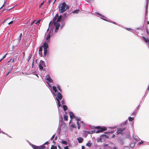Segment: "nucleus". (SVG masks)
Masks as SVG:
<instances>
[{
    "label": "nucleus",
    "instance_id": "obj_27",
    "mask_svg": "<svg viewBox=\"0 0 149 149\" xmlns=\"http://www.w3.org/2000/svg\"><path fill=\"white\" fill-rule=\"evenodd\" d=\"M129 121H132L134 119V118L133 117H130L129 118Z\"/></svg>",
    "mask_w": 149,
    "mask_h": 149
},
{
    "label": "nucleus",
    "instance_id": "obj_53",
    "mask_svg": "<svg viewBox=\"0 0 149 149\" xmlns=\"http://www.w3.org/2000/svg\"><path fill=\"white\" fill-rule=\"evenodd\" d=\"M75 120H77V121H80L79 119L78 118H75Z\"/></svg>",
    "mask_w": 149,
    "mask_h": 149
},
{
    "label": "nucleus",
    "instance_id": "obj_42",
    "mask_svg": "<svg viewBox=\"0 0 149 149\" xmlns=\"http://www.w3.org/2000/svg\"><path fill=\"white\" fill-rule=\"evenodd\" d=\"M64 149H69L68 148V146H67L64 148Z\"/></svg>",
    "mask_w": 149,
    "mask_h": 149
},
{
    "label": "nucleus",
    "instance_id": "obj_60",
    "mask_svg": "<svg viewBox=\"0 0 149 149\" xmlns=\"http://www.w3.org/2000/svg\"><path fill=\"white\" fill-rule=\"evenodd\" d=\"M81 123H82L83 124V125H84V122L83 121H81Z\"/></svg>",
    "mask_w": 149,
    "mask_h": 149
},
{
    "label": "nucleus",
    "instance_id": "obj_22",
    "mask_svg": "<svg viewBox=\"0 0 149 149\" xmlns=\"http://www.w3.org/2000/svg\"><path fill=\"white\" fill-rule=\"evenodd\" d=\"M95 130H93L92 131H86V132L87 133L89 134H91L92 133H95Z\"/></svg>",
    "mask_w": 149,
    "mask_h": 149
},
{
    "label": "nucleus",
    "instance_id": "obj_26",
    "mask_svg": "<svg viewBox=\"0 0 149 149\" xmlns=\"http://www.w3.org/2000/svg\"><path fill=\"white\" fill-rule=\"evenodd\" d=\"M57 148L56 146H55L53 145L52 146L51 148V149H56Z\"/></svg>",
    "mask_w": 149,
    "mask_h": 149
},
{
    "label": "nucleus",
    "instance_id": "obj_58",
    "mask_svg": "<svg viewBox=\"0 0 149 149\" xmlns=\"http://www.w3.org/2000/svg\"><path fill=\"white\" fill-rule=\"evenodd\" d=\"M78 129H79L80 128V125H78Z\"/></svg>",
    "mask_w": 149,
    "mask_h": 149
},
{
    "label": "nucleus",
    "instance_id": "obj_52",
    "mask_svg": "<svg viewBox=\"0 0 149 149\" xmlns=\"http://www.w3.org/2000/svg\"><path fill=\"white\" fill-rule=\"evenodd\" d=\"M5 6V4L4 3L3 5L1 7V8H0V9H1L3 7H4Z\"/></svg>",
    "mask_w": 149,
    "mask_h": 149
},
{
    "label": "nucleus",
    "instance_id": "obj_1",
    "mask_svg": "<svg viewBox=\"0 0 149 149\" xmlns=\"http://www.w3.org/2000/svg\"><path fill=\"white\" fill-rule=\"evenodd\" d=\"M69 8V6L66 5L65 2H63L58 7L59 12L60 13H63Z\"/></svg>",
    "mask_w": 149,
    "mask_h": 149
},
{
    "label": "nucleus",
    "instance_id": "obj_29",
    "mask_svg": "<svg viewBox=\"0 0 149 149\" xmlns=\"http://www.w3.org/2000/svg\"><path fill=\"white\" fill-rule=\"evenodd\" d=\"M86 145L88 147H90L91 146V143L90 142H88L86 143Z\"/></svg>",
    "mask_w": 149,
    "mask_h": 149
},
{
    "label": "nucleus",
    "instance_id": "obj_37",
    "mask_svg": "<svg viewBox=\"0 0 149 149\" xmlns=\"http://www.w3.org/2000/svg\"><path fill=\"white\" fill-rule=\"evenodd\" d=\"M22 33H21L20 35V36H19V41H20L21 40V38L22 37Z\"/></svg>",
    "mask_w": 149,
    "mask_h": 149
},
{
    "label": "nucleus",
    "instance_id": "obj_20",
    "mask_svg": "<svg viewBox=\"0 0 149 149\" xmlns=\"http://www.w3.org/2000/svg\"><path fill=\"white\" fill-rule=\"evenodd\" d=\"M50 32H49L47 35V36L46 39L47 40H48L49 39H50Z\"/></svg>",
    "mask_w": 149,
    "mask_h": 149
},
{
    "label": "nucleus",
    "instance_id": "obj_38",
    "mask_svg": "<svg viewBox=\"0 0 149 149\" xmlns=\"http://www.w3.org/2000/svg\"><path fill=\"white\" fill-rule=\"evenodd\" d=\"M55 134H54L52 136V137L51 138V139H50V140H52L54 138V137H55Z\"/></svg>",
    "mask_w": 149,
    "mask_h": 149
},
{
    "label": "nucleus",
    "instance_id": "obj_16",
    "mask_svg": "<svg viewBox=\"0 0 149 149\" xmlns=\"http://www.w3.org/2000/svg\"><path fill=\"white\" fill-rule=\"evenodd\" d=\"M48 52L47 49H44V55L45 56Z\"/></svg>",
    "mask_w": 149,
    "mask_h": 149
},
{
    "label": "nucleus",
    "instance_id": "obj_19",
    "mask_svg": "<svg viewBox=\"0 0 149 149\" xmlns=\"http://www.w3.org/2000/svg\"><path fill=\"white\" fill-rule=\"evenodd\" d=\"M142 38H143V39L144 40L145 42L147 43L149 41L148 39L144 37H143Z\"/></svg>",
    "mask_w": 149,
    "mask_h": 149
},
{
    "label": "nucleus",
    "instance_id": "obj_61",
    "mask_svg": "<svg viewBox=\"0 0 149 149\" xmlns=\"http://www.w3.org/2000/svg\"><path fill=\"white\" fill-rule=\"evenodd\" d=\"M113 149H117L116 147H115L113 148Z\"/></svg>",
    "mask_w": 149,
    "mask_h": 149
},
{
    "label": "nucleus",
    "instance_id": "obj_24",
    "mask_svg": "<svg viewBox=\"0 0 149 149\" xmlns=\"http://www.w3.org/2000/svg\"><path fill=\"white\" fill-rule=\"evenodd\" d=\"M52 88L53 91H54V92L56 93L57 92V90L56 89V86H53L52 87Z\"/></svg>",
    "mask_w": 149,
    "mask_h": 149
},
{
    "label": "nucleus",
    "instance_id": "obj_28",
    "mask_svg": "<svg viewBox=\"0 0 149 149\" xmlns=\"http://www.w3.org/2000/svg\"><path fill=\"white\" fill-rule=\"evenodd\" d=\"M57 101V102H58V107H60L61 105V104H60V100L59 99H56Z\"/></svg>",
    "mask_w": 149,
    "mask_h": 149
},
{
    "label": "nucleus",
    "instance_id": "obj_33",
    "mask_svg": "<svg viewBox=\"0 0 149 149\" xmlns=\"http://www.w3.org/2000/svg\"><path fill=\"white\" fill-rule=\"evenodd\" d=\"M39 54L40 55V57H42V51H39Z\"/></svg>",
    "mask_w": 149,
    "mask_h": 149
},
{
    "label": "nucleus",
    "instance_id": "obj_14",
    "mask_svg": "<svg viewBox=\"0 0 149 149\" xmlns=\"http://www.w3.org/2000/svg\"><path fill=\"white\" fill-rule=\"evenodd\" d=\"M12 68H11L10 67L8 69V72H7L6 76H8L9 73H11L12 70Z\"/></svg>",
    "mask_w": 149,
    "mask_h": 149
},
{
    "label": "nucleus",
    "instance_id": "obj_45",
    "mask_svg": "<svg viewBox=\"0 0 149 149\" xmlns=\"http://www.w3.org/2000/svg\"><path fill=\"white\" fill-rule=\"evenodd\" d=\"M109 22H111L113 24H116V23L114 22H113V21H110Z\"/></svg>",
    "mask_w": 149,
    "mask_h": 149
},
{
    "label": "nucleus",
    "instance_id": "obj_8",
    "mask_svg": "<svg viewBox=\"0 0 149 149\" xmlns=\"http://www.w3.org/2000/svg\"><path fill=\"white\" fill-rule=\"evenodd\" d=\"M57 97H56V99H59L60 100H61L62 98V96L60 92H58L56 94Z\"/></svg>",
    "mask_w": 149,
    "mask_h": 149
},
{
    "label": "nucleus",
    "instance_id": "obj_39",
    "mask_svg": "<svg viewBox=\"0 0 149 149\" xmlns=\"http://www.w3.org/2000/svg\"><path fill=\"white\" fill-rule=\"evenodd\" d=\"M40 20H38V21H37L35 23V24H37L38 23L39 24L40 23Z\"/></svg>",
    "mask_w": 149,
    "mask_h": 149
},
{
    "label": "nucleus",
    "instance_id": "obj_31",
    "mask_svg": "<svg viewBox=\"0 0 149 149\" xmlns=\"http://www.w3.org/2000/svg\"><path fill=\"white\" fill-rule=\"evenodd\" d=\"M57 88L58 90L61 92L62 91V90H61L60 86L59 85H58L57 86Z\"/></svg>",
    "mask_w": 149,
    "mask_h": 149
},
{
    "label": "nucleus",
    "instance_id": "obj_2",
    "mask_svg": "<svg viewBox=\"0 0 149 149\" xmlns=\"http://www.w3.org/2000/svg\"><path fill=\"white\" fill-rule=\"evenodd\" d=\"M62 15L58 16V13H57L53 18L52 22L55 23L56 22V23H60L59 22L62 18Z\"/></svg>",
    "mask_w": 149,
    "mask_h": 149
},
{
    "label": "nucleus",
    "instance_id": "obj_51",
    "mask_svg": "<svg viewBox=\"0 0 149 149\" xmlns=\"http://www.w3.org/2000/svg\"><path fill=\"white\" fill-rule=\"evenodd\" d=\"M97 14H98L100 16H101L103 17H105L103 15H101V14H99L98 13H97Z\"/></svg>",
    "mask_w": 149,
    "mask_h": 149
},
{
    "label": "nucleus",
    "instance_id": "obj_23",
    "mask_svg": "<svg viewBox=\"0 0 149 149\" xmlns=\"http://www.w3.org/2000/svg\"><path fill=\"white\" fill-rule=\"evenodd\" d=\"M63 108L64 111H66L68 109L67 106L65 105H63Z\"/></svg>",
    "mask_w": 149,
    "mask_h": 149
},
{
    "label": "nucleus",
    "instance_id": "obj_36",
    "mask_svg": "<svg viewBox=\"0 0 149 149\" xmlns=\"http://www.w3.org/2000/svg\"><path fill=\"white\" fill-rule=\"evenodd\" d=\"M79 11V10H75L73 12V13H77Z\"/></svg>",
    "mask_w": 149,
    "mask_h": 149
},
{
    "label": "nucleus",
    "instance_id": "obj_10",
    "mask_svg": "<svg viewBox=\"0 0 149 149\" xmlns=\"http://www.w3.org/2000/svg\"><path fill=\"white\" fill-rule=\"evenodd\" d=\"M69 113L70 116V117L72 119L75 118V116L73 114V113L71 112H69Z\"/></svg>",
    "mask_w": 149,
    "mask_h": 149
},
{
    "label": "nucleus",
    "instance_id": "obj_11",
    "mask_svg": "<svg viewBox=\"0 0 149 149\" xmlns=\"http://www.w3.org/2000/svg\"><path fill=\"white\" fill-rule=\"evenodd\" d=\"M43 47H44V49H47L48 47V44L46 42H45L43 44Z\"/></svg>",
    "mask_w": 149,
    "mask_h": 149
},
{
    "label": "nucleus",
    "instance_id": "obj_41",
    "mask_svg": "<svg viewBox=\"0 0 149 149\" xmlns=\"http://www.w3.org/2000/svg\"><path fill=\"white\" fill-rule=\"evenodd\" d=\"M143 143V141H141L139 142L138 144H141Z\"/></svg>",
    "mask_w": 149,
    "mask_h": 149
},
{
    "label": "nucleus",
    "instance_id": "obj_40",
    "mask_svg": "<svg viewBox=\"0 0 149 149\" xmlns=\"http://www.w3.org/2000/svg\"><path fill=\"white\" fill-rule=\"evenodd\" d=\"M44 2H45V1H43L42 2V3H41V4H40V5H39L40 7L43 4Z\"/></svg>",
    "mask_w": 149,
    "mask_h": 149
},
{
    "label": "nucleus",
    "instance_id": "obj_47",
    "mask_svg": "<svg viewBox=\"0 0 149 149\" xmlns=\"http://www.w3.org/2000/svg\"><path fill=\"white\" fill-rule=\"evenodd\" d=\"M49 143L48 141H47L43 145H44L45 144H48Z\"/></svg>",
    "mask_w": 149,
    "mask_h": 149
},
{
    "label": "nucleus",
    "instance_id": "obj_62",
    "mask_svg": "<svg viewBox=\"0 0 149 149\" xmlns=\"http://www.w3.org/2000/svg\"><path fill=\"white\" fill-rule=\"evenodd\" d=\"M6 3V0H5L4 1V3L5 4V3Z\"/></svg>",
    "mask_w": 149,
    "mask_h": 149
},
{
    "label": "nucleus",
    "instance_id": "obj_13",
    "mask_svg": "<svg viewBox=\"0 0 149 149\" xmlns=\"http://www.w3.org/2000/svg\"><path fill=\"white\" fill-rule=\"evenodd\" d=\"M40 65H42L43 66L45 67L46 65H45V62L41 60L40 61Z\"/></svg>",
    "mask_w": 149,
    "mask_h": 149
},
{
    "label": "nucleus",
    "instance_id": "obj_55",
    "mask_svg": "<svg viewBox=\"0 0 149 149\" xmlns=\"http://www.w3.org/2000/svg\"><path fill=\"white\" fill-rule=\"evenodd\" d=\"M52 0H49L48 2L47 3H49Z\"/></svg>",
    "mask_w": 149,
    "mask_h": 149
},
{
    "label": "nucleus",
    "instance_id": "obj_63",
    "mask_svg": "<svg viewBox=\"0 0 149 149\" xmlns=\"http://www.w3.org/2000/svg\"><path fill=\"white\" fill-rule=\"evenodd\" d=\"M3 59L2 58L1 59H0V62L1 61H2Z\"/></svg>",
    "mask_w": 149,
    "mask_h": 149
},
{
    "label": "nucleus",
    "instance_id": "obj_6",
    "mask_svg": "<svg viewBox=\"0 0 149 149\" xmlns=\"http://www.w3.org/2000/svg\"><path fill=\"white\" fill-rule=\"evenodd\" d=\"M32 147L33 149H44L45 148V146L43 145L40 146H38L33 145Z\"/></svg>",
    "mask_w": 149,
    "mask_h": 149
},
{
    "label": "nucleus",
    "instance_id": "obj_5",
    "mask_svg": "<svg viewBox=\"0 0 149 149\" xmlns=\"http://www.w3.org/2000/svg\"><path fill=\"white\" fill-rule=\"evenodd\" d=\"M104 136H105L106 138H108L109 136L105 134H103L100 136V138H98L97 139V142H102V139H104Z\"/></svg>",
    "mask_w": 149,
    "mask_h": 149
},
{
    "label": "nucleus",
    "instance_id": "obj_25",
    "mask_svg": "<svg viewBox=\"0 0 149 149\" xmlns=\"http://www.w3.org/2000/svg\"><path fill=\"white\" fill-rule=\"evenodd\" d=\"M39 69L40 70H43V66L40 65V64H39Z\"/></svg>",
    "mask_w": 149,
    "mask_h": 149
},
{
    "label": "nucleus",
    "instance_id": "obj_4",
    "mask_svg": "<svg viewBox=\"0 0 149 149\" xmlns=\"http://www.w3.org/2000/svg\"><path fill=\"white\" fill-rule=\"evenodd\" d=\"M125 129V128H118L116 131L117 134V135L120 134L122 135H123L124 134L123 133V132Z\"/></svg>",
    "mask_w": 149,
    "mask_h": 149
},
{
    "label": "nucleus",
    "instance_id": "obj_32",
    "mask_svg": "<svg viewBox=\"0 0 149 149\" xmlns=\"http://www.w3.org/2000/svg\"><path fill=\"white\" fill-rule=\"evenodd\" d=\"M15 61V59L14 58H11L8 62H11L13 63Z\"/></svg>",
    "mask_w": 149,
    "mask_h": 149
},
{
    "label": "nucleus",
    "instance_id": "obj_46",
    "mask_svg": "<svg viewBox=\"0 0 149 149\" xmlns=\"http://www.w3.org/2000/svg\"><path fill=\"white\" fill-rule=\"evenodd\" d=\"M13 21H11L8 23V24H9V25L10 24H12V23H13Z\"/></svg>",
    "mask_w": 149,
    "mask_h": 149
},
{
    "label": "nucleus",
    "instance_id": "obj_64",
    "mask_svg": "<svg viewBox=\"0 0 149 149\" xmlns=\"http://www.w3.org/2000/svg\"><path fill=\"white\" fill-rule=\"evenodd\" d=\"M147 23L148 24H149V21H148Z\"/></svg>",
    "mask_w": 149,
    "mask_h": 149
},
{
    "label": "nucleus",
    "instance_id": "obj_30",
    "mask_svg": "<svg viewBox=\"0 0 149 149\" xmlns=\"http://www.w3.org/2000/svg\"><path fill=\"white\" fill-rule=\"evenodd\" d=\"M42 49H43V46H41L39 49V51H42Z\"/></svg>",
    "mask_w": 149,
    "mask_h": 149
},
{
    "label": "nucleus",
    "instance_id": "obj_49",
    "mask_svg": "<svg viewBox=\"0 0 149 149\" xmlns=\"http://www.w3.org/2000/svg\"><path fill=\"white\" fill-rule=\"evenodd\" d=\"M146 31H147V34L148 35H149V32L148 30L147 29H146Z\"/></svg>",
    "mask_w": 149,
    "mask_h": 149
},
{
    "label": "nucleus",
    "instance_id": "obj_18",
    "mask_svg": "<svg viewBox=\"0 0 149 149\" xmlns=\"http://www.w3.org/2000/svg\"><path fill=\"white\" fill-rule=\"evenodd\" d=\"M149 0H147V4L146 6V13L147 14L148 13V4L149 3Z\"/></svg>",
    "mask_w": 149,
    "mask_h": 149
},
{
    "label": "nucleus",
    "instance_id": "obj_3",
    "mask_svg": "<svg viewBox=\"0 0 149 149\" xmlns=\"http://www.w3.org/2000/svg\"><path fill=\"white\" fill-rule=\"evenodd\" d=\"M95 128L99 130L96 132H95V133H98L100 132H102L104 131H105L107 130V128L104 126L102 127H101L100 126H96L95 127Z\"/></svg>",
    "mask_w": 149,
    "mask_h": 149
},
{
    "label": "nucleus",
    "instance_id": "obj_56",
    "mask_svg": "<svg viewBox=\"0 0 149 149\" xmlns=\"http://www.w3.org/2000/svg\"><path fill=\"white\" fill-rule=\"evenodd\" d=\"M77 125H79V121H77Z\"/></svg>",
    "mask_w": 149,
    "mask_h": 149
},
{
    "label": "nucleus",
    "instance_id": "obj_12",
    "mask_svg": "<svg viewBox=\"0 0 149 149\" xmlns=\"http://www.w3.org/2000/svg\"><path fill=\"white\" fill-rule=\"evenodd\" d=\"M77 140L78 141V142L79 143H82L83 141H84V139L81 137H79V138H77Z\"/></svg>",
    "mask_w": 149,
    "mask_h": 149
},
{
    "label": "nucleus",
    "instance_id": "obj_9",
    "mask_svg": "<svg viewBox=\"0 0 149 149\" xmlns=\"http://www.w3.org/2000/svg\"><path fill=\"white\" fill-rule=\"evenodd\" d=\"M46 79L50 83H52V80L51 79V77L49 75L46 76Z\"/></svg>",
    "mask_w": 149,
    "mask_h": 149
},
{
    "label": "nucleus",
    "instance_id": "obj_34",
    "mask_svg": "<svg viewBox=\"0 0 149 149\" xmlns=\"http://www.w3.org/2000/svg\"><path fill=\"white\" fill-rule=\"evenodd\" d=\"M70 126L72 128H76V127L75 126V125H74V124H72L71 125H70Z\"/></svg>",
    "mask_w": 149,
    "mask_h": 149
},
{
    "label": "nucleus",
    "instance_id": "obj_17",
    "mask_svg": "<svg viewBox=\"0 0 149 149\" xmlns=\"http://www.w3.org/2000/svg\"><path fill=\"white\" fill-rule=\"evenodd\" d=\"M64 120L65 121H68V116H67V115L66 114H64Z\"/></svg>",
    "mask_w": 149,
    "mask_h": 149
},
{
    "label": "nucleus",
    "instance_id": "obj_44",
    "mask_svg": "<svg viewBox=\"0 0 149 149\" xmlns=\"http://www.w3.org/2000/svg\"><path fill=\"white\" fill-rule=\"evenodd\" d=\"M61 102L62 104H65V102L64 100H62L61 101Z\"/></svg>",
    "mask_w": 149,
    "mask_h": 149
},
{
    "label": "nucleus",
    "instance_id": "obj_35",
    "mask_svg": "<svg viewBox=\"0 0 149 149\" xmlns=\"http://www.w3.org/2000/svg\"><path fill=\"white\" fill-rule=\"evenodd\" d=\"M120 143L121 145L123 144L124 143L123 140L122 139H121L120 141Z\"/></svg>",
    "mask_w": 149,
    "mask_h": 149
},
{
    "label": "nucleus",
    "instance_id": "obj_57",
    "mask_svg": "<svg viewBox=\"0 0 149 149\" xmlns=\"http://www.w3.org/2000/svg\"><path fill=\"white\" fill-rule=\"evenodd\" d=\"M81 149H85V147L84 146H81Z\"/></svg>",
    "mask_w": 149,
    "mask_h": 149
},
{
    "label": "nucleus",
    "instance_id": "obj_59",
    "mask_svg": "<svg viewBox=\"0 0 149 149\" xmlns=\"http://www.w3.org/2000/svg\"><path fill=\"white\" fill-rule=\"evenodd\" d=\"M110 133V132H104V133H105V134H107L109 133Z\"/></svg>",
    "mask_w": 149,
    "mask_h": 149
},
{
    "label": "nucleus",
    "instance_id": "obj_7",
    "mask_svg": "<svg viewBox=\"0 0 149 149\" xmlns=\"http://www.w3.org/2000/svg\"><path fill=\"white\" fill-rule=\"evenodd\" d=\"M54 23V26H55V32H57L58 31V30L59 29V27L60 26V23Z\"/></svg>",
    "mask_w": 149,
    "mask_h": 149
},
{
    "label": "nucleus",
    "instance_id": "obj_21",
    "mask_svg": "<svg viewBox=\"0 0 149 149\" xmlns=\"http://www.w3.org/2000/svg\"><path fill=\"white\" fill-rule=\"evenodd\" d=\"M61 143L65 145H67L68 144V142L66 141L63 140L61 141Z\"/></svg>",
    "mask_w": 149,
    "mask_h": 149
},
{
    "label": "nucleus",
    "instance_id": "obj_15",
    "mask_svg": "<svg viewBox=\"0 0 149 149\" xmlns=\"http://www.w3.org/2000/svg\"><path fill=\"white\" fill-rule=\"evenodd\" d=\"M133 139L136 141H139L140 139L138 137L136 136H133Z\"/></svg>",
    "mask_w": 149,
    "mask_h": 149
},
{
    "label": "nucleus",
    "instance_id": "obj_48",
    "mask_svg": "<svg viewBox=\"0 0 149 149\" xmlns=\"http://www.w3.org/2000/svg\"><path fill=\"white\" fill-rule=\"evenodd\" d=\"M35 22V21H33V22H31V24H30V25H31V26L32 25L34 24V23Z\"/></svg>",
    "mask_w": 149,
    "mask_h": 149
},
{
    "label": "nucleus",
    "instance_id": "obj_54",
    "mask_svg": "<svg viewBox=\"0 0 149 149\" xmlns=\"http://www.w3.org/2000/svg\"><path fill=\"white\" fill-rule=\"evenodd\" d=\"M57 136H56V137H55V138H54V140L56 141L57 140Z\"/></svg>",
    "mask_w": 149,
    "mask_h": 149
},
{
    "label": "nucleus",
    "instance_id": "obj_50",
    "mask_svg": "<svg viewBox=\"0 0 149 149\" xmlns=\"http://www.w3.org/2000/svg\"><path fill=\"white\" fill-rule=\"evenodd\" d=\"M115 137V135L114 134H113L111 136V138H114Z\"/></svg>",
    "mask_w": 149,
    "mask_h": 149
},
{
    "label": "nucleus",
    "instance_id": "obj_43",
    "mask_svg": "<svg viewBox=\"0 0 149 149\" xmlns=\"http://www.w3.org/2000/svg\"><path fill=\"white\" fill-rule=\"evenodd\" d=\"M7 54V53L6 54L3 56V58H2L3 59L5 58L6 57Z\"/></svg>",
    "mask_w": 149,
    "mask_h": 149
}]
</instances>
